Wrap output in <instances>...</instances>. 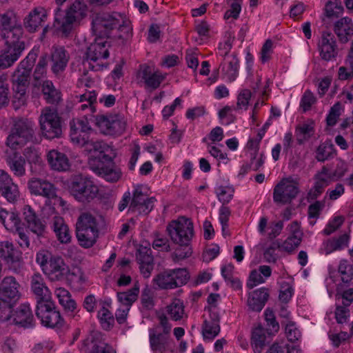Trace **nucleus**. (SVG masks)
Instances as JSON below:
<instances>
[{
	"label": "nucleus",
	"mask_w": 353,
	"mask_h": 353,
	"mask_svg": "<svg viewBox=\"0 0 353 353\" xmlns=\"http://www.w3.org/2000/svg\"><path fill=\"white\" fill-rule=\"evenodd\" d=\"M47 161L51 168L57 171H66L70 167V161L66 154L56 150H52L47 154Z\"/></svg>",
	"instance_id": "30"
},
{
	"label": "nucleus",
	"mask_w": 353,
	"mask_h": 353,
	"mask_svg": "<svg viewBox=\"0 0 353 353\" xmlns=\"http://www.w3.org/2000/svg\"><path fill=\"white\" fill-rule=\"evenodd\" d=\"M69 188L74 199L81 203L90 202L99 192L98 187L94 182L90 178L83 175L75 176Z\"/></svg>",
	"instance_id": "7"
},
{
	"label": "nucleus",
	"mask_w": 353,
	"mask_h": 353,
	"mask_svg": "<svg viewBox=\"0 0 353 353\" xmlns=\"http://www.w3.org/2000/svg\"><path fill=\"white\" fill-rule=\"evenodd\" d=\"M92 30L99 38L113 37L122 43L132 37V26L130 19L119 12H103L97 14L92 22Z\"/></svg>",
	"instance_id": "1"
},
{
	"label": "nucleus",
	"mask_w": 353,
	"mask_h": 353,
	"mask_svg": "<svg viewBox=\"0 0 353 353\" xmlns=\"http://www.w3.org/2000/svg\"><path fill=\"white\" fill-rule=\"evenodd\" d=\"M314 125L313 120H308L296 127L295 135L298 143L302 144L313 136L315 132Z\"/></svg>",
	"instance_id": "40"
},
{
	"label": "nucleus",
	"mask_w": 353,
	"mask_h": 353,
	"mask_svg": "<svg viewBox=\"0 0 353 353\" xmlns=\"http://www.w3.org/2000/svg\"><path fill=\"white\" fill-rule=\"evenodd\" d=\"M36 262L40 265L44 274L52 281L64 279L69 272L68 266L62 257L52 255L46 250L37 252Z\"/></svg>",
	"instance_id": "3"
},
{
	"label": "nucleus",
	"mask_w": 353,
	"mask_h": 353,
	"mask_svg": "<svg viewBox=\"0 0 353 353\" xmlns=\"http://www.w3.org/2000/svg\"><path fill=\"white\" fill-rule=\"evenodd\" d=\"M54 294L65 312L74 316V312L77 305L76 301L72 299L70 292L64 288H57L54 290Z\"/></svg>",
	"instance_id": "34"
},
{
	"label": "nucleus",
	"mask_w": 353,
	"mask_h": 353,
	"mask_svg": "<svg viewBox=\"0 0 353 353\" xmlns=\"http://www.w3.org/2000/svg\"><path fill=\"white\" fill-rule=\"evenodd\" d=\"M343 12V7L339 0H330L325 7V15L329 18H337Z\"/></svg>",
	"instance_id": "51"
},
{
	"label": "nucleus",
	"mask_w": 353,
	"mask_h": 353,
	"mask_svg": "<svg viewBox=\"0 0 353 353\" xmlns=\"http://www.w3.org/2000/svg\"><path fill=\"white\" fill-rule=\"evenodd\" d=\"M334 150L332 144L328 142L323 143L316 149V159L319 161H324L332 156Z\"/></svg>",
	"instance_id": "53"
},
{
	"label": "nucleus",
	"mask_w": 353,
	"mask_h": 353,
	"mask_svg": "<svg viewBox=\"0 0 353 353\" xmlns=\"http://www.w3.org/2000/svg\"><path fill=\"white\" fill-rule=\"evenodd\" d=\"M97 159H90L89 165L90 168L98 175L101 176L107 181L117 182L122 176L121 169L115 166L113 163L105 165L104 161H99L96 164Z\"/></svg>",
	"instance_id": "23"
},
{
	"label": "nucleus",
	"mask_w": 353,
	"mask_h": 353,
	"mask_svg": "<svg viewBox=\"0 0 353 353\" xmlns=\"http://www.w3.org/2000/svg\"><path fill=\"white\" fill-rule=\"evenodd\" d=\"M70 59V54L63 46L52 47L49 61L51 72L55 77L59 79L63 77Z\"/></svg>",
	"instance_id": "15"
},
{
	"label": "nucleus",
	"mask_w": 353,
	"mask_h": 353,
	"mask_svg": "<svg viewBox=\"0 0 353 353\" xmlns=\"http://www.w3.org/2000/svg\"><path fill=\"white\" fill-rule=\"evenodd\" d=\"M281 243L277 240L272 242L268 248L265 249L263 253V257L265 261L268 263H275L277 259L276 251L277 249L281 250Z\"/></svg>",
	"instance_id": "61"
},
{
	"label": "nucleus",
	"mask_w": 353,
	"mask_h": 353,
	"mask_svg": "<svg viewBox=\"0 0 353 353\" xmlns=\"http://www.w3.org/2000/svg\"><path fill=\"white\" fill-rule=\"evenodd\" d=\"M203 322L201 325V334L205 341H212L221 332V315L214 312L203 315Z\"/></svg>",
	"instance_id": "21"
},
{
	"label": "nucleus",
	"mask_w": 353,
	"mask_h": 353,
	"mask_svg": "<svg viewBox=\"0 0 353 353\" xmlns=\"http://www.w3.org/2000/svg\"><path fill=\"white\" fill-rule=\"evenodd\" d=\"M48 61L46 56H43L39 58V62L36 65L34 71L33 77L35 81H38L46 76L47 70L46 67Z\"/></svg>",
	"instance_id": "60"
},
{
	"label": "nucleus",
	"mask_w": 353,
	"mask_h": 353,
	"mask_svg": "<svg viewBox=\"0 0 353 353\" xmlns=\"http://www.w3.org/2000/svg\"><path fill=\"white\" fill-rule=\"evenodd\" d=\"M22 216L27 228L37 236L44 234L46 230V223L36 213L30 205H25L22 209Z\"/></svg>",
	"instance_id": "18"
},
{
	"label": "nucleus",
	"mask_w": 353,
	"mask_h": 353,
	"mask_svg": "<svg viewBox=\"0 0 353 353\" xmlns=\"http://www.w3.org/2000/svg\"><path fill=\"white\" fill-rule=\"evenodd\" d=\"M21 46L19 48L7 47L1 51L4 61L8 68L11 67L21 56L24 50H22Z\"/></svg>",
	"instance_id": "47"
},
{
	"label": "nucleus",
	"mask_w": 353,
	"mask_h": 353,
	"mask_svg": "<svg viewBox=\"0 0 353 353\" xmlns=\"http://www.w3.org/2000/svg\"><path fill=\"white\" fill-rule=\"evenodd\" d=\"M268 298V289L261 288L249 294L248 305L252 311L260 312L265 306Z\"/></svg>",
	"instance_id": "31"
},
{
	"label": "nucleus",
	"mask_w": 353,
	"mask_h": 353,
	"mask_svg": "<svg viewBox=\"0 0 353 353\" xmlns=\"http://www.w3.org/2000/svg\"><path fill=\"white\" fill-rule=\"evenodd\" d=\"M31 290L37 298V303L52 299V294L40 273H34L30 279Z\"/></svg>",
	"instance_id": "25"
},
{
	"label": "nucleus",
	"mask_w": 353,
	"mask_h": 353,
	"mask_svg": "<svg viewBox=\"0 0 353 353\" xmlns=\"http://www.w3.org/2000/svg\"><path fill=\"white\" fill-rule=\"evenodd\" d=\"M243 0H227V3L230 6V9L227 10L224 14L225 19L232 18L236 19L241 10V4Z\"/></svg>",
	"instance_id": "54"
},
{
	"label": "nucleus",
	"mask_w": 353,
	"mask_h": 353,
	"mask_svg": "<svg viewBox=\"0 0 353 353\" xmlns=\"http://www.w3.org/2000/svg\"><path fill=\"white\" fill-rule=\"evenodd\" d=\"M316 98L314 93L310 90H306L301 99L300 108L303 112H306L312 108V106L316 103Z\"/></svg>",
	"instance_id": "58"
},
{
	"label": "nucleus",
	"mask_w": 353,
	"mask_h": 353,
	"mask_svg": "<svg viewBox=\"0 0 353 353\" xmlns=\"http://www.w3.org/2000/svg\"><path fill=\"white\" fill-rule=\"evenodd\" d=\"M218 199L225 205L230 201L233 197L234 189L230 186H219L215 191Z\"/></svg>",
	"instance_id": "56"
},
{
	"label": "nucleus",
	"mask_w": 353,
	"mask_h": 353,
	"mask_svg": "<svg viewBox=\"0 0 353 353\" xmlns=\"http://www.w3.org/2000/svg\"><path fill=\"white\" fill-rule=\"evenodd\" d=\"M108 306V303L103 302L97 314L101 325L105 330H111L114 325V317L109 310Z\"/></svg>",
	"instance_id": "43"
},
{
	"label": "nucleus",
	"mask_w": 353,
	"mask_h": 353,
	"mask_svg": "<svg viewBox=\"0 0 353 353\" xmlns=\"http://www.w3.org/2000/svg\"><path fill=\"white\" fill-rule=\"evenodd\" d=\"M36 316L40 320L41 325L46 327H61L64 323L63 319L52 299L37 303Z\"/></svg>",
	"instance_id": "9"
},
{
	"label": "nucleus",
	"mask_w": 353,
	"mask_h": 353,
	"mask_svg": "<svg viewBox=\"0 0 353 353\" xmlns=\"http://www.w3.org/2000/svg\"><path fill=\"white\" fill-rule=\"evenodd\" d=\"M12 233H13L14 234H17L18 236V239L17 241L19 245L22 249H27L30 247V238L28 236V232L24 228V225L17 229V230L12 232Z\"/></svg>",
	"instance_id": "62"
},
{
	"label": "nucleus",
	"mask_w": 353,
	"mask_h": 353,
	"mask_svg": "<svg viewBox=\"0 0 353 353\" xmlns=\"http://www.w3.org/2000/svg\"><path fill=\"white\" fill-rule=\"evenodd\" d=\"M234 268L231 263L225 265L221 268V274L231 288L238 290L241 288V283L238 278L233 276Z\"/></svg>",
	"instance_id": "48"
},
{
	"label": "nucleus",
	"mask_w": 353,
	"mask_h": 353,
	"mask_svg": "<svg viewBox=\"0 0 353 353\" xmlns=\"http://www.w3.org/2000/svg\"><path fill=\"white\" fill-rule=\"evenodd\" d=\"M156 201L154 197H147L140 186L137 187L132 194L129 210L139 214H148L153 208Z\"/></svg>",
	"instance_id": "19"
},
{
	"label": "nucleus",
	"mask_w": 353,
	"mask_h": 353,
	"mask_svg": "<svg viewBox=\"0 0 353 353\" xmlns=\"http://www.w3.org/2000/svg\"><path fill=\"white\" fill-rule=\"evenodd\" d=\"M46 12L44 8H34L24 19V26L30 32H35L46 19Z\"/></svg>",
	"instance_id": "29"
},
{
	"label": "nucleus",
	"mask_w": 353,
	"mask_h": 353,
	"mask_svg": "<svg viewBox=\"0 0 353 353\" xmlns=\"http://www.w3.org/2000/svg\"><path fill=\"white\" fill-rule=\"evenodd\" d=\"M332 173L326 167H323L321 170L314 175V184L325 189L332 181Z\"/></svg>",
	"instance_id": "52"
},
{
	"label": "nucleus",
	"mask_w": 353,
	"mask_h": 353,
	"mask_svg": "<svg viewBox=\"0 0 353 353\" xmlns=\"http://www.w3.org/2000/svg\"><path fill=\"white\" fill-rule=\"evenodd\" d=\"M32 194L43 196L48 199L57 197V188L50 182L39 178H32L28 183Z\"/></svg>",
	"instance_id": "24"
},
{
	"label": "nucleus",
	"mask_w": 353,
	"mask_h": 353,
	"mask_svg": "<svg viewBox=\"0 0 353 353\" xmlns=\"http://www.w3.org/2000/svg\"><path fill=\"white\" fill-rule=\"evenodd\" d=\"M318 50L321 58L330 61L334 59L338 54V48L334 36L327 32H323L318 42Z\"/></svg>",
	"instance_id": "20"
},
{
	"label": "nucleus",
	"mask_w": 353,
	"mask_h": 353,
	"mask_svg": "<svg viewBox=\"0 0 353 353\" xmlns=\"http://www.w3.org/2000/svg\"><path fill=\"white\" fill-rule=\"evenodd\" d=\"M19 288L14 276H6L0 283V300L16 303L21 296Z\"/></svg>",
	"instance_id": "22"
},
{
	"label": "nucleus",
	"mask_w": 353,
	"mask_h": 353,
	"mask_svg": "<svg viewBox=\"0 0 353 353\" xmlns=\"http://www.w3.org/2000/svg\"><path fill=\"white\" fill-rule=\"evenodd\" d=\"M80 101L83 103L79 106V110L84 111L88 109L91 112L96 111L94 103L97 101V94L94 91L85 92L81 95Z\"/></svg>",
	"instance_id": "49"
},
{
	"label": "nucleus",
	"mask_w": 353,
	"mask_h": 353,
	"mask_svg": "<svg viewBox=\"0 0 353 353\" xmlns=\"http://www.w3.org/2000/svg\"><path fill=\"white\" fill-rule=\"evenodd\" d=\"M42 135L48 139L59 138L62 134L61 117L56 110L45 108L39 117Z\"/></svg>",
	"instance_id": "8"
},
{
	"label": "nucleus",
	"mask_w": 353,
	"mask_h": 353,
	"mask_svg": "<svg viewBox=\"0 0 353 353\" xmlns=\"http://www.w3.org/2000/svg\"><path fill=\"white\" fill-rule=\"evenodd\" d=\"M184 307L183 301L174 299L166 306L165 312L172 320L177 321L183 319L185 314Z\"/></svg>",
	"instance_id": "44"
},
{
	"label": "nucleus",
	"mask_w": 353,
	"mask_h": 353,
	"mask_svg": "<svg viewBox=\"0 0 353 353\" xmlns=\"http://www.w3.org/2000/svg\"><path fill=\"white\" fill-rule=\"evenodd\" d=\"M334 32L343 43L349 40V37L353 35V23L349 17H343L334 24Z\"/></svg>",
	"instance_id": "35"
},
{
	"label": "nucleus",
	"mask_w": 353,
	"mask_h": 353,
	"mask_svg": "<svg viewBox=\"0 0 353 353\" xmlns=\"http://www.w3.org/2000/svg\"><path fill=\"white\" fill-rule=\"evenodd\" d=\"M165 78L159 70H154L146 64L141 65L137 73L138 83H143L145 88L153 90L158 88Z\"/></svg>",
	"instance_id": "16"
},
{
	"label": "nucleus",
	"mask_w": 353,
	"mask_h": 353,
	"mask_svg": "<svg viewBox=\"0 0 353 353\" xmlns=\"http://www.w3.org/2000/svg\"><path fill=\"white\" fill-rule=\"evenodd\" d=\"M299 192V183L292 178H285L275 185L273 200L277 204L290 203Z\"/></svg>",
	"instance_id": "13"
},
{
	"label": "nucleus",
	"mask_w": 353,
	"mask_h": 353,
	"mask_svg": "<svg viewBox=\"0 0 353 353\" xmlns=\"http://www.w3.org/2000/svg\"><path fill=\"white\" fill-rule=\"evenodd\" d=\"M268 332L261 325L256 327L252 332L251 346L254 353H261L266 345V333Z\"/></svg>",
	"instance_id": "39"
},
{
	"label": "nucleus",
	"mask_w": 353,
	"mask_h": 353,
	"mask_svg": "<svg viewBox=\"0 0 353 353\" xmlns=\"http://www.w3.org/2000/svg\"><path fill=\"white\" fill-rule=\"evenodd\" d=\"M1 195L10 203L16 202L20 196L18 185L14 183L0 190Z\"/></svg>",
	"instance_id": "57"
},
{
	"label": "nucleus",
	"mask_w": 353,
	"mask_h": 353,
	"mask_svg": "<svg viewBox=\"0 0 353 353\" xmlns=\"http://www.w3.org/2000/svg\"><path fill=\"white\" fill-rule=\"evenodd\" d=\"M189 274L185 268L167 269L158 274L153 281L161 289H174L187 283Z\"/></svg>",
	"instance_id": "10"
},
{
	"label": "nucleus",
	"mask_w": 353,
	"mask_h": 353,
	"mask_svg": "<svg viewBox=\"0 0 353 353\" xmlns=\"http://www.w3.org/2000/svg\"><path fill=\"white\" fill-rule=\"evenodd\" d=\"M303 237V233H296V235H290L282 243L281 250L291 252L299 247Z\"/></svg>",
	"instance_id": "50"
},
{
	"label": "nucleus",
	"mask_w": 353,
	"mask_h": 353,
	"mask_svg": "<svg viewBox=\"0 0 353 353\" xmlns=\"http://www.w3.org/2000/svg\"><path fill=\"white\" fill-rule=\"evenodd\" d=\"M85 57L89 59L92 57L107 59L109 57V51L106 46V41L99 39L91 43L87 49Z\"/></svg>",
	"instance_id": "41"
},
{
	"label": "nucleus",
	"mask_w": 353,
	"mask_h": 353,
	"mask_svg": "<svg viewBox=\"0 0 353 353\" xmlns=\"http://www.w3.org/2000/svg\"><path fill=\"white\" fill-rule=\"evenodd\" d=\"M13 322L15 325L23 328H32L34 325V320L30 304H21L13 314Z\"/></svg>",
	"instance_id": "26"
},
{
	"label": "nucleus",
	"mask_w": 353,
	"mask_h": 353,
	"mask_svg": "<svg viewBox=\"0 0 353 353\" xmlns=\"http://www.w3.org/2000/svg\"><path fill=\"white\" fill-rule=\"evenodd\" d=\"M95 124L105 135L119 136L126 128V121L119 114H98L95 116Z\"/></svg>",
	"instance_id": "11"
},
{
	"label": "nucleus",
	"mask_w": 353,
	"mask_h": 353,
	"mask_svg": "<svg viewBox=\"0 0 353 353\" xmlns=\"http://www.w3.org/2000/svg\"><path fill=\"white\" fill-rule=\"evenodd\" d=\"M88 8L82 0H75L65 10L57 8L54 12V26L65 36L79 26L87 15Z\"/></svg>",
	"instance_id": "2"
},
{
	"label": "nucleus",
	"mask_w": 353,
	"mask_h": 353,
	"mask_svg": "<svg viewBox=\"0 0 353 353\" xmlns=\"http://www.w3.org/2000/svg\"><path fill=\"white\" fill-rule=\"evenodd\" d=\"M20 20L13 10H8L5 12L0 14V27L1 31L5 29H9L20 25Z\"/></svg>",
	"instance_id": "46"
},
{
	"label": "nucleus",
	"mask_w": 353,
	"mask_h": 353,
	"mask_svg": "<svg viewBox=\"0 0 353 353\" xmlns=\"http://www.w3.org/2000/svg\"><path fill=\"white\" fill-rule=\"evenodd\" d=\"M83 349L88 350L90 353H116L110 345L93 336L88 337L83 341L81 350Z\"/></svg>",
	"instance_id": "28"
},
{
	"label": "nucleus",
	"mask_w": 353,
	"mask_h": 353,
	"mask_svg": "<svg viewBox=\"0 0 353 353\" xmlns=\"http://www.w3.org/2000/svg\"><path fill=\"white\" fill-rule=\"evenodd\" d=\"M23 30L21 25H18L9 29L1 31V36L6 41L7 47L19 48L21 46L25 50V42L22 40Z\"/></svg>",
	"instance_id": "27"
},
{
	"label": "nucleus",
	"mask_w": 353,
	"mask_h": 353,
	"mask_svg": "<svg viewBox=\"0 0 353 353\" xmlns=\"http://www.w3.org/2000/svg\"><path fill=\"white\" fill-rule=\"evenodd\" d=\"M92 131L86 119H74L70 122V141L76 145L82 147L89 144Z\"/></svg>",
	"instance_id": "14"
},
{
	"label": "nucleus",
	"mask_w": 353,
	"mask_h": 353,
	"mask_svg": "<svg viewBox=\"0 0 353 353\" xmlns=\"http://www.w3.org/2000/svg\"><path fill=\"white\" fill-rule=\"evenodd\" d=\"M166 232L171 241L179 245H190L194 235L193 223L184 216L170 221L166 227Z\"/></svg>",
	"instance_id": "6"
},
{
	"label": "nucleus",
	"mask_w": 353,
	"mask_h": 353,
	"mask_svg": "<svg viewBox=\"0 0 353 353\" xmlns=\"http://www.w3.org/2000/svg\"><path fill=\"white\" fill-rule=\"evenodd\" d=\"M30 72L26 68L17 67L12 78V89L14 92L13 105L15 109L25 105L26 102V91L30 84Z\"/></svg>",
	"instance_id": "12"
},
{
	"label": "nucleus",
	"mask_w": 353,
	"mask_h": 353,
	"mask_svg": "<svg viewBox=\"0 0 353 353\" xmlns=\"http://www.w3.org/2000/svg\"><path fill=\"white\" fill-rule=\"evenodd\" d=\"M341 105L339 102L335 103L330 110L329 114L326 117V123L328 126H334L341 115Z\"/></svg>",
	"instance_id": "63"
},
{
	"label": "nucleus",
	"mask_w": 353,
	"mask_h": 353,
	"mask_svg": "<svg viewBox=\"0 0 353 353\" xmlns=\"http://www.w3.org/2000/svg\"><path fill=\"white\" fill-rule=\"evenodd\" d=\"M239 63V59L234 54H232L223 59L222 71L230 82L234 81L238 76Z\"/></svg>",
	"instance_id": "37"
},
{
	"label": "nucleus",
	"mask_w": 353,
	"mask_h": 353,
	"mask_svg": "<svg viewBox=\"0 0 353 353\" xmlns=\"http://www.w3.org/2000/svg\"><path fill=\"white\" fill-rule=\"evenodd\" d=\"M52 228L58 240L61 243H68L71 240L69 228L65 224L63 219L59 216H54L52 219Z\"/></svg>",
	"instance_id": "36"
},
{
	"label": "nucleus",
	"mask_w": 353,
	"mask_h": 353,
	"mask_svg": "<svg viewBox=\"0 0 353 353\" xmlns=\"http://www.w3.org/2000/svg\"><path fill=\"white\" fill-rule=\"evenodd\" d=\"M338 76L340 80H350L353 78V57L347 58L345 65L339 68Z\"/></svg>",
	"instance_id": "55"
},
{
	"label": "nucleus",
	"mask_w": 353,
	"mask_h": 353,
	"mask_svg": "<svg viewBox=\"0 0 353 353\" xmlns=\"http://www.w3.org/2000/svg\"><path fill=\"white\" fill-rule=\"evenodd\" d=\"M0 222L10 232L24 225L17 212H9L1 208H0Z\"/></svg>",
	"instance_id": "32"
},
{
	"label": "nucleus",
	"mask_w": 353,
	"mask_h": 353,
	"mask_svg": "<svg viewBox=\"0 0 353 353\" xmlns=\"http://www.w3.org/2000/svg\"><path fill=\"white\" fill-rule=\"evenodd\" d=\"M3 159L9 170L17 177H22L26 175V159L18 150L8 148L4 150Z\"/></svg>",
	"instance_id": "17"
},
{
	"label": "nucleus",
	"mask_w": 353,
	"mask_h": 353,
	"mask_svg": "<svg viewBox=\"0 0 353 353\" xmlns=\"http://www.w3.org/2000/svg\"><path fill=\"white\" fill-rule=\"evenodd\" d=\"M137 261L138 263L153 262L151 249L145 246H141L137 253Z\"/></svg>",
	"instance_id": "64"
},
{
	"label": "nucleus",
	"mask_w": 353,
	"mask_h": 353,
	"mask_svg": "<svg viewBox=\"0 0 353 353\" xmlns=\"http://www.w3.org/2000/svg\"><path fill=\"white\" fill-rule=\"evenodd\" d=\"M35 139L34 122L26 119H19L14 122L11 128L6 141V145L10 149L19 150Z\"/></svg>",
	"instance_id": "4"
},
{
	"label": "nucleus",
	"mask_w": 353,
	"mask_h": 353,
	"mask_svg": "<svg viewBox=\"0 0 353 353\" xmlns=\"http://www.w3.org/2000/svg\"><path fill=\"white\" fill-rule=\"evenodd\" d=\"M85 145L90 146L89 150H93L94 152H98L99 154L97 157H92V159H96L97 162L96 164L99 163V161H105V162H111L112 158L108 155L105 154V152L108 150V145L102 141H93L90 139L89 144H85Z\"/></svg>",
	"instance_id": "42"
},
{
	"label": "nucleus",
	"mask_w": 353,
	"mask_h": 353,
	"mask_svg": "<svg viewBox=\"0 0 353 353\" xmlns=\"http://www.w3.org/2000/svg\"><path fill=\"white\" fill-rule=\"evenodd\" d=\"M169 336V334L161 332L159 326L150 329L149 340L152 350L161 352L165 350Z\"/></svg>",
	"instance_id": "33"
},
{
	"label": "nucleus",
	"mask_w": 353,
	"mask_h": 353,
	"mask_svg": "<svg viewBox=\"0 0 353 353\" xmlns=\"http://www.w3.org/2000/svg\"><path fill=\"white\" fill-rule=\"evenodd\" d=\"M139 293V285L135 283L134 287L125 292H118L117 298L123 307L130 308L132 303L137 299Z\"/></svg>",
	"instance_id": "45"
},
{
	"label": "nucleus",
	"mask_w": 353,
	"mask_h": 353,
	"mask_svg": "<svg viewBox=\"0 0 353 353\" xmlns=\"http://www.w3.org/2000/svg\"><path fill=\"white\" fill-rule=\"evenodd\" d=\"M252 96V92L248 89H243L241 90L237 97L236 106L235 110H247L249 105V101Z\"/></svg>",
	"instance_id": "59"
},
{
	"label": "nucleus",
	"mask_w": 353,
	"mask_h": 353,
	"mask_svg": "<svg viewBox=\"0 0 353 353\" xmlns=\"http://www.w3.org/2000/svg\"><path fill=\"white\" fill-rule=\"evenodd\" d=\"M41 86V92L46 101L49 104H57L61 100V94L59 90L54 85L50 80H45L42 83H39Z\"/></svg>",
	"instance_id": "38"
},
{
	"label": "nucleus",
	"mask_w": 353,
	"mask_h": 353,
	"mask_svg": "<svg viewBox=\"0 0 353 353\" xmlns=\"http://www.w3.org/2000/svg\"><path fill=\"white\" fill-rule=\"evenodd\" d=\"M99 232V224L92 214L83 212L79 216L76 223V236L81 247H92L97 242Z\"/></svg>",
	"instance_id": "5"
}]
</instances>
